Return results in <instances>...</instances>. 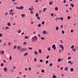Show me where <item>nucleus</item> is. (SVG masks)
I'll return each mask as SVG.
<instances>
[{
    "mask_svg": "<svg viewBox=\"0 0 78 78\" xmlns=\"http://www.w3.org/2000/svg\"><path fill=\"white\" fill-rule=\"evenodd\" d=\"M37 37L36 36H33L31 39V41L32 42H36L37 41Z\"/></svg>",
    "mask_w": 78,
    "mask_h": 78,
    "instance_id": "1",
    "label": "nucleus"
},
{
    "mask_svg": "<svg viewBox=\"0 0 78 78\" xmlns=\"http://www.w3.org/2000/svg\"><path fill=\"white\" fill-rule=\"evenodd\" d=\"M14 11V10L13 9H12L10 10V12L9 13V14L10 15H12V16H13V15H14V13L13 12H13Z\"/></svg>",
    "mask_w": 78,
    "mask_h": 78,
    "instance_id": "2",
    "label": "nucleus"
},
{
    "mask_svg": "<svg viewBox=\"0 0 78 78\" xmlns=\"http://www.w3.org/2000/svg\"><path fill=\"white\" fill-rule=\"evenodd\" d=\"M52 48H53L54 50H56V45L54 44L52 46Z\"/></svg>",
    "mask_w": 78,
    "mask_h": 78,
    "instance_id": "3",
    "label": "nucleus"
},
{
    "mask_svg": "<svg viewBox=\"0 0 78 78\" xmlns=\"http://www.w3.org/2000/svg\"><path fill=\"white\" fill-rule=\"evenodd\" d=\"M0 53L2 54V55H3L5 53V51H4L1 50L0 51Z\"/></svg>",
    "mask_w": 78,
    "mask_h": 78,
    "instance_id": "4",
    "label": "nucleus"
},
{
    "mask_svg": "<svg viewBox=\"0 0 78 78\" xmlns=\"http://www.w3.org/2000/svg\"><path fill=\"white\" fill-rule=\"evenodd\" d=\"M4 70L5 72H7L8 71V68H7L5 67L4 69Z\"/></svg>",
    "mask_w": 78,
    "mask_h": 78,
    "instance_id": "5",
    "label": "nucleus"
},
{
    "mask_svg": "<svg viewBox=\"0 0 78 78\" xmlns=\"http://www.w3.org/2000/svg\"><path fill=\"white\" fill-rule=\"evenodd\" d=\"M17 49H18V50H19L20 48H22V46L19 45L17 46Z\"/></svg>",
    "mask_w": 78,
    "mask_h": 78,
    "instance_id": "6",
    "label": "nucleus"
},
{
    "mask_svg": "<svg viewBox=\"0 0 78 78\" xmlns=\"http://www.w3.org/2000/svg\"><path fill=\"white\" fill-rule=\"evenodd\" d=\"M22 32V30L20 29L18 30L17 32L18 33H21V32Z\"/></svg>",
    "mask_w": 78,
    "mask_h": 78,
    "instance_id": "7",
    "label": "nucleus"
},
{
    "mask_svg": "<svg viewBox=\"0 0 78 78\" xmlns=\"http://www.w3.org/2000/svg\"><path fill=\"white\" fill-rule=\"evenodd\" d=\"M59 46L60 47V48H62L64 47L63 45L62 44L59 45Z\"/></svg>",
    "mask_w": 78,
    "mask_h": 78,
    "instance_id": "8",
    "label": "nucleus"
},
{
    "mask_svg": "<svg viewBox=\"0 0 78 78\" xmlns=\"http://www.w3.org/2000/svg\"><path fill=\"white\" fill-rule=\"evenodd\" d=\"M21 16L22 17H25V14H22L21 15Z\"/></svg>",
    "mask_w": 78,
    "mask_h": 78,
    "instance_id": "9",
    "label": "nucleus"
},
{
    "mask_svg": "<svg viewBox=\"0 0 78 78\" xmlns=\"http://www.w3.org/2000/svg\"><path fill=\"white\" fill-rule=\"evenodd\" d=\"M47 9V8H44L43 9V12H45V11H46V10Z\"/></svg>",
    "mask_w": 78,
    "mask_h": 78,
    "instance_id": "10",
    "label": "nucleus"
},
{
    "mask_svg": "<svg viewBox=\"0 0 78 78\" xmlns=\"http://www.w3.org/2000/svg\"><path fill=\"white\" fill-rule=\"evenodd\" d=\"M49 5H51L53 4V1L49 2Z\"/></svg>",
    "mask_w": 78,
    "mask_h": 78,
    "instance_id": "11",
    "label": "nucleus"
},
{
    "mask_svg": "<svg viewBox=\"0 0 78 78\" xmlns=\"http://www.w3.org/2000/svg\"><path fill=\"white\" fill-rule=\"evenodd\" d=\"M68 70V67H66L64 69V70H66V71H67Z\"/></svg>",
    "mask_w": 78,
    "mask_h": 78,
    "instance_id": "12",
    "label": "nucleus"
},
{
    "mask_svg": "<svg viewBox=\"0 0 78 78\" xmlns=\"http://www.w3.org/2000/svg\"><path fill=\"white\" fill-rule=\"evenodd\" d=\"M23 9V6L20 7V9Z\"/></svg>",
    "mask_w": 78,
    "mask_h": 78,
    "instance_id": "13",
    "label": "nucleus"
},
{
    "mask_svg": "<svg viewBox=\"0 0 78 78\" xmlns=\"http://www.w3.org/2000/svg\"><path fill=\"white\" fill-rule=\"evenodd\" d=\"M72 50L73 51H76V49L75 48H73V49H72Z\"/></svg>",
    "mask_w": 78,
    "mask_h": 78,
    "instance_id": "14",
    "label": "nucleus"
},
{
    "mask_svg": "<svg viewBox=\"0 0 78 78\" xmlns=\"http://www.w3.org/2000/svg\"><path fill=\"white\" fill-rule=\"evenodd\" d=\"M7 25L9 27H11V23H10L9 22L7 23Z\"/></svg>",
    "mask_w": 78,
    "mask_h": 78,
    "instance_id": "15",
    "label": "nucleus"
},
{
    "mask_svg": "<svg viewBox=\"0 0 78 78\" xmlns=\"http://www.w3.org/2000/svg\"><path fill=\"white\" fill-rule=\"evenodd\" d=\"M57 77H56V76H55V74H54L53 75L52 78H57Z\"/></svg>",
    "mask_w": 78,
    "mask_h": 78,
    "instance_id": "16",
    "label": "nucleus"
},
{
    "mask_svg": "<svg viewBox=\"0 0 78 78\" xmlns=\"http://www.w3.org/2000/svg\"><path fill=\"white\" fill-rule=\"evenodd\" d=\"M74 69H73V68H72L70 69V71L71 72H72L73 71Z\"/></svg>",
    "mask_w": 78,
    "mask_h": 78,
    "instance_id": "17",
    "label": "nucleus"
},
{
    "mask_svg": "<svg viewBox=\"0 0 78 78\" xmlns=\"http://www.w3.org/2000/svg\"><path fill=\"white\" fill-rule=\"evenodd\" d=\"M28 55V53H26L24 54V56H27V55Z\"/></svg>",
    "mask_w": 78,
    "mask_h": 78,
    "instance_id": "18",
    "label": "nucleus"
},
{
    "mask_svg": "<svg viewBox=\"0 0 78 78\" xmlns=\"http://www.w3.org/2000/svg\"><path fill=\"white\" fill-rule=\"evenodd\" d=\"M35 16L36 17H38L39 16V14L37 13H36L35 14Z\"/></svg>",
    "mask_w": 78,
    "mask_h": 78,
    "instance_id": "19",
    "label": "nucleus"
},
{
    "mask_svg": "<svg viewBox=\"0 0 78 78\" xmlns=\"http://www.w3.org/2000/svg\"><path fill=\"white\" fill-rule=\"evenodd\" d=\"M47 50L48 51H50V50H51V48L50 47H49L47 48Z\"/></svg>",
    "mask_w": 78,
    "mask_h": 78,
    "instance_id": "20",
    "label": "nucleus"
},
{
    "mask_svg": "<svg viewBox=\"0 0 78 78\" xmlns=\"http://www.w3.org/2000/svg\"><path fill=\"white\" fill-rule=\"evenodd\" d=\"M55 29L56 30H59V27L58 26L56 27H55Z\"/></svg>",
    "mask_w": 78,
    "mask_h": 78,
    "instance_id": "21",
    "label": "nucleus"
},
{
    "mask_svg": "<svg viewBox=\"0 0 78 78\" xmlns=\"http://www.w3.org/2000/svg\"><path fill=\"white\" fill-rule=\"evenodd\" d=\"M70 5L71 6L72 8H73V7H74V5H73V4H70Z\"/></svg>",
    "mask_w": 78,
    "mask_h": 78,
    "instance_id": "22",
    "label": "nucleus"
},
{
    "mask_svg": "<svg viewBox=\"0 0 78 78\" xmlns=\"http://www.w3.org/2000/svg\"><path fill=\"white\" fill-rule=\"evenodd\" d=\"M5 30H7V29H9V27H6L5 28Z\"/></svg>",
    "mask_w": 78,
    "mask_h": 78,
    "instance_id": "23",
    "label": "nucleus"
},
{
    "mask_svg": "<svg viewBox=\"0 0 78 78\" xmlns=\"http://www.w3.org/2000/svg\"><path fill=\"white\" fill-rule=\"evenodd\" d=\"M58 10V7H55V11H57Z\"/></svg>",
    "mask_w": 78,
    "mask_h": 78,
    "instance_id": "24",
    "label": "nucleus"
},
{
    "mask_svg": "<svg viewBox=\"0 0 78 78\" xmlns=\"http://www.w3.org/2000/svg\"><path fill=\"white\" fill-rule=\"evenodd\" d=\"M3 45H4V47H6V43H4Z\"/></svg>",
    "mask_w": 78,
    "mask_h": 78,
    "instance_id": "25",
    "label": "nucleus"
},
{
    "mask_svg": "<svg viewBox=\"0 0 78 78\" xmlns=\"http://www.w3.org/2000/svg\"><path fill=\"white\" fill-rule=\"evenodd\" d=\"M25 39H28L29 38V36H26L25 37Z\"/></svg>",
    "mask_w": 78,
    "mask_h": 78,
    "instance_id": "26",
    "label": "nucleus"
},
{
    "mask_svg": "<svg viewBox=\"0 0 78 78\" xmlns=\"http://www.w3.org/2000/svg\"><path fill=\"white\" fill-rule=\"evenodd\" d=\"M34 53L35 55H37V53H37V52L36 51H34Z\"/></svg>",
    "mask_w": 78,
    "mask_h": 78,
    "instance_id": "27",
    "label": "nucleus"
},
{
    "mask_svg": "<svg viewBox=\"0 0 78 78\" xmlns=\"http://www.w3.org/2000/svg\"><path fill=\"white\" fill-rule=\"evenodd\" d=\"M57 61H58V62H60V61H61V58H58V59Z\"/></svg>",
    "mask_w": 78,
    "mask_h": 78,
    "instance_id": "28",
    "label": "nucleus"
},
{
    "mask_svg": "<svg viewBox=\"0 0 78 78\" xmlns=\"http://www.w3.org/2000/svg\"><path fill=\"white\" fill-rule=\"evenodd\" d=\"M23 44L24 45H27V43L26 42H23Z\"/></svg>",
    "mask_w": 78,
    "mask_h": 78,
    "instance_id": "29",
    "label": "nucleus"
},
{
    "mask_svg": "<svg viewBox=\"0 0 78 78\" xmlns=\"http://www.w3.org/2000/svg\"><path fill=\"white\" fill-rule=\"evenodd\" d=\"M64 19V18H63V17H61L60 18V19L62 21V20H63V19Z\"/></svg>",
    "mask_w": 78,
    "mask_h": 78,
    "instance_id": "30",
    "label": "nucleus"
},
{
    "mask_svg": "<svg viewBox=\"0 0 78 78\" xmlns=\"http://www.w3.org/2000/svg\"><path fill=\"white\" fill-rule=\"evenodd\" d=\"M43 34H46V32L45 31H43L42 32Z\"/></svg>",
    "mask_w": 78,
    "mask_h": 78,
    "instance_id": "31",
    "label": "nucleus"
},
{
    "mask_svg": "<svg viewBox=\"0 0 78 78\" xmlns=\"http://www.w3.org/2000/svg\"><path fill=\"white\" fill-rule=\"evenodd\" d=\"M1 67H3L4 66V65L3 63H2L1 65Z\"/></svg>",
    "mask_w": 78,
    "mask_h": 78,
    "instance_id": "32",
    "label": "nucleus"
},
{
    "mask_svg": "<svg viewBox=\"0 0 78 78\" xmlns=\"http://www.w3.org/2000/svg\"><path fill=\"white\" fill-rule=\"evenodd\" d=\"M39 52L40 53H42V51H41V49H40L39 50Z\"/></svg>",
    "mask_w": 78,
    "mask_h": 78,
    "instance_id": "33",
    "label": "nucleus"
},
{
    "mask_svg": "<svg viewBox=\"0 0 78 78\" xmlns=\"http://www.w3.org/2000/svg\"><path fill=\"white\" fill-rule=\"evenodd\" d=\"M20 50L21 51H25L24 49H21Z\"/></svg>",
    "mask_w": 78,
    "mask_h": 78,
    "instance_id": "34",
    "label": "nucleus"
},
{
    "mask_svg": "<svg viewBox=\"0 0 78 78\" xmlns=\"http://www.w3.org/2000/svg\"><path fill=\"white\" fill-rule=\"evenodd\" d=\"M16 47H17V45H16L14 46L13 49H16Z\"/></svg>",
    "mask_w": 78,
    "mask_h": 78,
    "instance_id": "35",
    "label": "nucleus"
},
{
    "mask_svg": "<svg viewBox=\"0 0 78 78\" xmlns=\"http://www.w3.org/2000/svg\"><path fill=\"white\" fill-rule=\"evenodd\" d=\"M7 15H8V12H5V16H7Z\"/></svg>",
    "mask_w": 78,
    "mask_h": 78,
    "instance_id": "36",
    "label": "nucleus"
},
{
    "mask_svg": "<svg viewBox=\"0 0 78 78\" xmlns=\"http://www.w3.org/2000/svg\"><path fill=\"white\" fill-rule=\"evenodd\" d=\"M41 72H42V73H44V72H45V70L44 69H42L41 71Z\"/></svg>",
    "mask_w": 78,
    "mask_h": 78,
    "instance_id": "37",
    "label": "nucleus"
},
{
    "mask_svg": "<svg viewBox=\"0 0 78 78\" xmlns=\"http://www.w3.org/2000/svg\"><path fill=\"white\" fill-rule=\"evenodd\" d=\"M9 59H10L11 60V59H12V57H11V56H10L9 57Z\"/></svg>",
    "mask_w": 78,
    "mask_h": 78,
    "instance_id": "38",
    "label": "nucleus"
},
{
    "mask_svg": "<svg viewBox=\"0 0 78 78\" xmlns=\"http://www.w3.org/2000/svg\"><path fill=\"white\" fill-rule=\"evenodd\" d=\"M29 71H31V67H29Z\"/></svg>",
    "mask_w": 78,
    "mask_h": 78,
    "instance_id": "39",
    "label": "nucleus"
},
{
    "mask_svg": "<svg viewBox=\"0 0 78 78\" xmlns=\"http://www.w3.org/2000/svg\"><path fill=\"white\" fill-rule=\"evenodd\" d=\"M28 48L29 49V50H32V49H33V48L31 47H29Z\"/></svg>",
    "mask_w": 78,
    "mask_h": 78,
    "instance_id": "40",
    "label": "nucleus"
},
{
    "mask_svg": "<svg viewBox=\"0 0 78 78\" xmlns=\"http://www.w3.org/2000/svg\"><path fill=\"white\" fill-rule=\"evenodd\" d=\"M49 57H50V55H48L46 56V59H48L49 58Z\"/></svg>",
    "mask_w": 78,
    "mask_h": 78,
    "instance_id": "41",
    "label": "nucleus"
},
{
    "mask_svg": "<svg viewBox=\"0 0 78 78\" xmlns=\"http://www.w3.org/2000/svg\"><path fill=\"white\" fill-rule=\"evenodd\" d=\"M67 18H68V19L69 20V19H71V17H70V16H68Z\"/></svg>",
    "mask_w": 78,
    "mask_h": 78,
    "instance_id": "42",
    "label": "nucleus"
},
{
    "mask_svg": "<svg viewBox=\"0 0 78 78\" xmlns=\"http://www.w3.org/2000/svg\"><path fill=\"white\" fill-rule=\"evenodd\" d=\"M38 27H41V24H39L38 25Z\"/></svg>",
    "mask_w": 78,
    "mask_h": 78,
    "instance_id": "43",
    "label": "nucleus"
},
{
    "mask_svg": "<svg viewBox=\"0 0 78 78\" xmlns=\"http://www.w3.org/2000/svg\"><path fill=\"white\" fill-rule=\"evenodd\" d=\"M71 59V57H69L68 58V60H69V59Z\"/></svg>",
    "mask_w": 78,
    "mask_h": 78,
    "instance_id": "44",
    "label": "nucleus"
},
{
    "mask_svg": "<svg viewBox=\"0 0 78 78\" xmlns=\"http://www.w3.org/2000/svg\"><path fill=\"white\" fill-rule=\"evenodd\" d=\"M51 17H53V15H54V14H53V13H52L51 14Z\"/></svg>",
    "mask_w": 78,
    "mask_h": 78,
    "instance_id": "45",
    "label": "nucleus"
},
{
    "mask_svg": "<svg viewBox=\"0 0 78 78\" xmlns=\"http://www.w3.org/2000/svg\"><path fill=\"white\" fill-rule=\"evenodd\" d=\"M45 63L46 64H48V61L47 60L45 62Z\"/></svg>",
    "mask_w": 78,
    "mask_h": 78,
    "instance_id": "46",
    "label": "nucleus"
},
{
    "mask_svg": "<svg viewBox=\"0 0 78 78\" xmlns=\"http://www.w3.org/2000/svg\"><path fill=\"white\" fill-rule=\"evenodd\" d=\"M8 45L9 46L11 45V42H9L8 43Z\"/></svg>",
    "mask_w": 78,
    "mask_h": 78,
    "instance_id": "47",
    "label": "nucleus"
},
{
    "mask_svg": "<svg viewBox=\"0 0 78 78\" xmlns=\"http://www.w3.org/2000/svg\"><path fill=\"white\" fill-rule=\"evenodd\" d=\"M3 36V34L1 33H0V37H2Z\"/></svg>",
    "mask_w": 78,
    "mask_h": 78,
    "instance_id": "48",
    "label": "nucleus"
},
{
    "mask_svg": "<svg viewBox=\"0 0 78 78\" xmlns=\"http://www.w3.org/2000/svg\"><path fill=\"white\" fill-rule=\"evenodd\" d=\"M40 61L41 62H43V60H42V59H41L40 60Z\"/></svg>",
    "mask_w": 78,
    "mask_h": 78,
    "instance_id": "49",
    "label": "nucleus"
},
{
    "mask_svg": "<svg viewBox=\"0 0 78 78\" xmlns=\"http://www.w3.org/2000/svg\"><path fill=\"white\" fill-rule=\"evenodd\" d=\"M52 63H50L49 65L50 67H51V66H52Z\"/></svg>",
    "mask_w": 78,
    "mask_h": 78,
    "instance_id": "50",
    "label": "nucleus"
},
{
    "mask_svg": "<svg viewBox=\"0 0 78 78\" xmlns=\"http://www.w3.org/2000/svg\"><path fill=\"white\" fill-rule=\"evenodd\" d=\"M35 2H37H37H39V0H35Z\"/></svg>",
    "mask_w": 78,
    "mask_h": 78,
    "instance_id": "51",
    "label": "nucleus"
},
{
    "mask_svg": "<svg viewBox=\"0 0 78 78\" xmlns=\"http://www.w3.org/2000/svg\"><path fill=\"white\" fill-rule=\"evenodd\" d=\"M41 39H42V40H44V38L41 37Z\"/></svg>",
    "mask_w": 78,
    "mask_h": 78,
    "instance_id": "52",
    "label": "nucleus"
},
{
    "mask_svg": "<svg viewBox=\"0 0 78 78\" xmlns=\"http://www.w3.org/2000/svg\"><path fill=\"white\" fill-rule=\"evenodd\" d=\"M44 23H45V22H44V21L42 22V25H44Z\"/></svg>",
    "mask_w": 78,
    "mask_h": 78,
    "instance_id": "53",
    "label": "nucleus"
},
{
    "mask_svg": "<svg viewBox=\"0 0 78 78\" xmlns=\"http://www.w3.org/2000/svg\"><path fill=\"white\" fill-rule=\"evenodd\" d=\"M74 48V45H72L71 47V48Z\"/></svg>",
    "mask_w": 78,
    "mask_h": 78,
    "instance_id": "54",
    "label": "nucleus"
},
{
    "mask_svg": "<svg viewBox=\"0 0 78 78\" xmlns=\"http://www.w3.org/2000/svg\"><path fill=\"white\" fill-rule=\"evenodd\" d=\"M16 9H20V7H16Z\"/></svg>",
    "mask_w": 78,
    "mask_h": 78,
    "instance_id": "55",
    "label": "nucleus"
},
{
    "mask_svg": "<svg viewBox=\"0 0 78 78\" xmlns=\"http://www.w3.org/2000/svg\"><path fill=\"white\" fill-rule=\"evenodd\" d=\"M29 10H30V11H32V10H33V9H31V8H29Z\"/></svg>",
    "mask_w": 78,
    "mask_h": 78,
    "instance_id": "56",
    "label": "nucleus"
},
{
    "mask_svg": "<svg viewBox=\"0 0 78 78\" xmlns=\"http://www.w3.org/2000/svg\"><path fill=\"white\" fill-rule=\"evenodd\" d=\"M37 19L38 20H40V17H39V16H37Z\"/></svg>",
    "mask_w": 78,
    "mask_h": 78,
    "instance_id": "57",
    "label": "nucleus"
},
{
    "mask_svg": "<svg viewBox=\"0 0 78 78\" xmlns=\"http://www.w3.org/2000/svg\"><path fill=\"white\" fill-rule=\"evenodd\" d=\"M62 33H63V34H64L65 32L64 31V30H62Z\"/></svg>",
    "mask_w": 78,
    "mask_h": 78,
    "instance_id": "58",
    "label": "nucleus"
},
{
    "mask_svg": "<svg viewBox=\"0 0 78 78\" xmlns=\"http://www.w3.org/2000/svg\"><path fill=\"white\" fill-rule=\"evenodd\" d=\"M37 36H38V37H40V36H41V35H40V34H38V35H37Z\"/></svg>",
    "mask_w": 78,
    "mask_h": 78,
    "instance_id": "59",
    "label": "nucleus"
},
{
    "mask_svg": "<svg viewBox=\"0 0 78 78\" xmlns=\"http://www.w3.org/2000/svg\"><path fill=\"white\" fill-rule=\"evenodd\" d=\"M73 64V62H71V63H70V65H72V64Z\"/></svg>",
    "mask_w": 78,
    "mask_h": 78,
    "instance_id": "60",
    "label": "nucleus"
},
{
    "mask_svg": "<svg viewBox=\"0 0 78 78\" xmlns=\"http://www.w3.org/2000/svg\"><path fill=\"white\" fill-rule=\"evenodd\" d=\"M68 63H71L72 62V61H69L68 62Z\"/></svg>",
    "mask_w": 78,
    "mask_h": 78,
    "instance_id": "61",
    "label": "nucleus"
},
{
    "mask_svg": "<svg viewBox=\"0 0 78 78\" xmlns=\"http://www.w3.org/2000/svg\"><path fill=\"white\" fill-rule=\"evenodd\" d=\"M36 33V31H34L33 32V34H35Z\"/></svg>",
    "mask_w": 78,
    "mask_h": 78,
    "instance_id": "62",
    "label": "nucleus"
},
{
    "mask_svg": "<svg viewBox=\"0 0 78 78\" xmlns=\"http://www.w3.org/2000/svg\"><path fill=\"white\" fill-rule=\"evenodd\" d=\"M14 5H17V3L14 2Z\"/></svg>",
    "mask_w": 78,
    "mask_h": 78,
    "instance_id": "63",
    "label": "nucleus"
},
{
    "mask_svg": "<svg viewBox=\"0 0 78 78\" xmlns=\"http://www.w3.org/2000/svg\"><path fill=\"white\" fill-rule=\"evenodd\" d=\"M13 69H16V66H13Z\"/></svg>",
    "mask_w": 78,
    "mask_h": 78,
    "instance_id": "64",
    "label": "nucleus"
}]
</instances>
